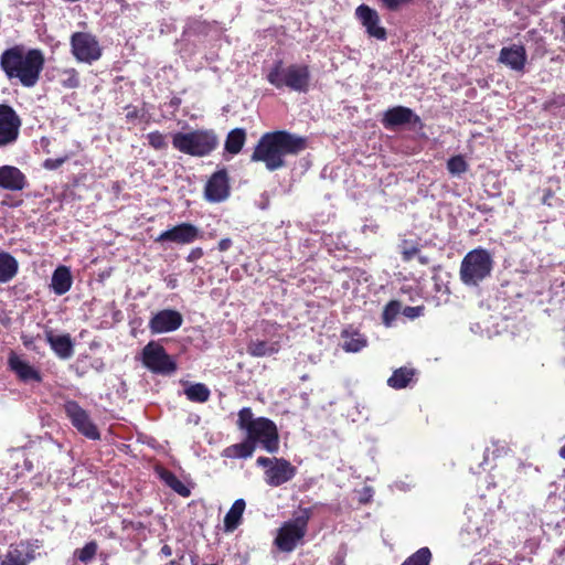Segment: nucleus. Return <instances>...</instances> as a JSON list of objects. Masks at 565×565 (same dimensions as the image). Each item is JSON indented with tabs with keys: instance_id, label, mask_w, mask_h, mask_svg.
<instances>
[{
	"instance_id": "nucleus-26",
	"label": "nucleus",
	"mask_w": 565,
	"mask_h": 565,
	"mask_svg": "<svg viewBox=\"0 0 565 565\" xmlns=\"http://www.w3.org/2000/svg\"><path fill=\"white\" fill-rule=\"evenodd\" d=\"M247 353L255 358L269 356L279 351L277 342L255 340L247 344Z\"/></svg>"
},
{
	"instance_id": "nucleus-15",
	"label": "nucleus",
	"mask_w": 565,
	"mask_h": 565,
	"mask_svg": "<svg viewBox=\"0 0 565 565\" xmlns=\"http://www.w3.org/2000/svg\"><path fill=\"white\" fill-rule=\"evenodd\" d=\"M183 318L180 312L171 309H164L157 312L149 321L151 333H167L179 329Z\"/></svg>"
},
{
	"instance_id": "nucleus-21",
	"label": "nucleus",
	"mask_w": 565,
	"mask_h": 565,
	"mask_svg": "<svg viewBox=\"0 0 565 565\" xmlns=\"http://www.w3.org/2000/svg\"><path fill=\"white\" fill-rule=\"evenodd\" d=\"M499 62L513 71H523L526 63V51L523 45L513 44L501 49Z\"/></svg>"
},
{
	"instance_id": "nucleus-38",
	"label": "nucleus",
	"mask_w": 565,
	"mask_h": 565,
	"mask_svg": "<svg viewBox=\"0 0 565 565\" xmlns=\"http://www.w3.org/2000/svg\"><path fill=\"white\" fill-rule=\"evenodd\" d=\"M148 143L156 150L167 149L168 142L164 135L159 131H152L147 135Z\"/></svg>"
},
{
	"instance_id": "nucleus-24",
	"label": "nucleus",
	"mask_w": 565,
	"mask_h": 565,
	"mask_svg": "<svg viewBox=\"0 0 565 565\" xmlns=\"http://www.w3.org/2000/svg\"><path fill=\"white\" fill-rule=\"evenodd\" d=\"M19 270L18 260L8 252H0V284L12 280Z\"/></svg>"
},
{
	"instance_id": "nucleus-12",
	"label": "nucleus",
	"mask_w": 565,
	"mask_h": 565,
	"mask_svg": "<svg viewBox=\"0 0 565 565\" xmlns=\"http://www.w3.org/2000/svg\"><path fill=\"white\" fill-rule=\"evenodd\" d=\"M41 547L42 545L38 540L10 545L7 552L0 556V565H28L36 558L38 551Z\"/></svg>"
},
{
	"instance_id": "nucleus-27",
	"label": "nucleus",
	"mask_w": 565,
	"mask_h": 565,
	"mask_svg": "<svg viewBox=\"0 0 565 565\" xmlns=\"http://www.w3.org/2000/svg\"><path fill=\"white\" fill-rule=\"evenodd\" d=\"M342 348L347 352L356 353L366 347V338L358 331H343L342 332Z\"/></svg>"
},
{
	"instance_id": "nucleus-13",
	"label": "nucleus",
	"mask_w": 565,
	"mask_h": 565,
	"mask_svg": "<svg viewBox=\"0 0 565 565\" xmlns=\"http://www.w3.org/2000/svg\"><path fill=\"white\" fill-rule=\"evenodd\" d=\"M21 119L8 105H0V148L13 145L20 135Z\"/></svg>"
},
{
	"instance_id": "nucleus-8",
	"label": "nucleus",
	"mask_w": 565,
	"mask_h": 565,
	"mask_svg": "<svg viewBox=\"0 0 565 565\" xmlns=\"http://www.w3.org/2000/svg\"><path fill=\"white\" fill-rule=\"evenodd\" d=\"M256 465L264 469V480L270 487H279L292 480L297 468L285 458L258 457Z\"/></svg>"
},
{
	"instance_id": "nucleus-23",
	"label": "nucleus",
	"mask_w": 565,
	"mask_h": 565,
	"mask_svg": "<svg viewBox=\"0 0 565 565\" xmlns=\"http://www.w3.org/2000/svg\"><path fill=\"white\" fill-rule=\"evenodd\" d=\"M72 282L73 279L70 269L65 266H60L52 275L51 288L54 294L62 296L71 289Z\"/></svg>"
},
{
	"instance_id": "nucleus-9",
	"label": "nucleus",
	"mask_w": 565,
	"mask_h": 565,
	"mask_svg": "<svg viewBox=\"0 0 565 565\" xmlns=\"http://www.w3.org/2000/svg\"><path fill=\"white\" fill-rule=\"evenodd\" d=\"M143 365L156 374L169 375L175 372L177 364L158 342L150 341L142 349Z\"/></svg>"
},
{
	"instance_id": "nucleus-29",
	"label": "nucleus",
	"mask_w": 565,
	"mask_h": 565,
	"mask_svg": "<svg viewBox=\"0 0 565 565\" xmlns=\"http://www.w3.org/2000/svg\"><path fill=\"white\" fill-rule=\"evenodd\" d=\"M245 501L243 499H237L230 511L226 513L224 518V525L226 531H234L242 519L243 512L245 510Z\"/></svg>"
},
{
	"instance_id": "nucleus-48",
	"label": "nucleus",
	"mask_w": 565,
	"mask_h": 565,
	"mask_svg": "<svg viewBox=\"0 0 565 565\" xmlns=\"http://www.w3.org/2000/svg\"><path fill=\"white\" fill-rule=\"evenodd\" d=\"M419 260L422 264H426L427 263V259L425 257H419Z\"/></svg>"
},
{
	"instance_id": "nucleus-19",
	"label": "nucleus",
	"mask_w": 565,
	"mask_h": 565,
	"mask_svg": "<svg viewBox=\"0 0 565 565\" xmlns=\"http://www.w3.org/2000/svg\"><path fill=\"white\" fill-rule=\"evenodd\" d=\"M28 185L24 173L14 166L0 167V188L8 191H22Z\"/></svg>"
},
{
	"instance_id": "nucleus-25",
	"label": "nucleus",
	"mask_w": 565,
	"mask_h": 565,
	"mask_svg": "<svg viewBox=\"0 0 565 565\" xmlns=\"http://www.w3.org/2000/svg\"><path fill=\"white\" fill-rule=\"evenodd\" d=\"M255 449L256 447L254 446V444L246 438L242 443L226 447L223 450L222 456L233 459H246L253 456Z\"/></svg>"
},
{
	"instance_id": "nucleus-30",
	"label": "nucleus",
	"mask_w": 565,
	"mask_h": 565,
	"mask_svg": "<svg viewBox=\"0 0 565 565\" xmlns=\"http://www.w3.org/2000/svg\"><path fill=\"white\" fill-rule=\"evenodd\" d=\"M246 140V132L242 128L231 130L225 140V150L231 154H237Z\"/></svg>"
},
{
	"instance_id": "nucleus-20",
	"label": "nucleus",
	"mask_w": 565,
	"mask_h": 565,
	"mask_svg": "<svg viewBox=\"0 0 565 565\" xmlns=\"http://www.w3.org/2000/svg\"><path fill=\"white\" fill-rule=\"evenodd\" d=\"M8 363L11 371H13L22 382L40 383L42 381L40 372L34 369L28 361L21 359L17 353H10Z\"/></svg>"
},
{
	"instance_id": "nucleus-36",
	"label": "nucleus",
	"mask_w": 565,
	"mask_h": 565,
	"mask_svg": "<svg viewBox=\"0 0 565 565\" xmlns=\"http://www.w3.org/2000/svg\"><path fill=\"white\" fill-rule=\"evenodd\" d=\"M401 305L397 301H390L383 311V323L386 327H391L393 321L396 319V317L399 313Z\"/></svg>"
},
{
	"instance_id": "nucleus-35",
	"label": "nucleus",
	"mask_w": 565,
	"mask_h": 565,
	"mask_svg": "<svg viewBox=\"0 0 565 565\" xmlns=\"http://www.w3.org/2000/svg\"><path fill=\"white\" fill-rule=\"evenodd\" d=\"M447 169L452 175H460L468 170V163L462 156H455L447 161Z\"/></svg>"
},
{
	"instance_id": "nucleus-33",
	"label": "nucleus",
	"mask_w": 565,
	"mask_h": 565,
	"mask_svg": "<svg viewBox=\"0 0 565 565\" xmlns=\"http://www.w3.org/2000/svg\"><path fill=\"white\" fill-rule=\"evenodd\" d=\"M161 478L166 482L167 486H169L172 490H174L177 493H179L182 497H189L190 490L188 487L172 472L164 471L161 473Z\"/></svg>"
},
{
	"instance_id": "nucleus-6",
	"label": "nucleus",
	"mask_w": 565,
	"mask_h": 565,
	"mask_svg": "<svg viewBox=\"0 0 565 565\" xmlns=\"http://www.w3.org/2000/svg\"><path fill=\"white\" fill-rule=\"evenodd\" d=\"M172 145L183 153L204 157L216 148L217 137L212 130L177 132L173 135Z\"/></svg>"
},
{
	"instance_id": "nucleus-41",
	"label": "nucleus",
	"mask_w": 565,
	"mask_h": 565,
	"mask_svg": "<svg viewBox=\"0 0 565 565\" xmlns=\"http://www.w3.org/2000/svg\"><path fill=\"white\" fill-rule=\"evenodd\" d=\"M418 252L419 249L416 246L404 247L402 252L403 259L409 262Z\"/></svg>"
},
{
	"instance_id": "nucleus-5",
	"label": "nucleus",
	"mask_w": 565,
	"mask_h": 565,
	"mask_svg": "<svg viewBox=\"0 0 565 565\" xmlns=\"http://www.w3.org/2000/svg\"><path fill=\"white\" fill-rule=\"evenodd\" d=\"M492 267L493 259L488 250L472 249L461 260L460 279L467 286H477L490 276Z\"/></svg>"
},
{
	"instance_id": "nucleus-14",
	"label": "nucleus",
	"mask_w": 565,
	"mask_h": 565,
	"mask_svg": "<svg viewBox=\"0 0 565 565\" xmlns=\"http://www.w3.org/2000/svg\"><path fill=\"white\" fill-rule=\"evenodd\" d=\"M201 237L200 230L191 223H181L162 232L157 238L158 243L171 242L180 245L191 244Z\"/></svg>"
},
{
	"instance_id": "nucleus-22",
	"label": "nucleus",
	"mask_w": 565,
	"mask_h": 565,
	"mask_svg": "<svg viewBox=\"0 0 565 565\" xmlns=\"http://www.w3.org/2000/svg\"><path fill=\"white\" fill-rule=\"evenodd\" d=\"M46 341L55 354L63 360L70 359L73 353V341L70 334L55 335L53 331L45 332Z\"/></svg>"
},
{
	"instance_id": "nucleus-2",
	"label": "nucleus",
	"mask_w": 565,
	"mask_h": 565,
	"mask_svg": "<svg viewBox=\"0 0 565 565\" xmlns=\"http://www.w3.org/2000/svg\"><path fill=\"white\" fill-rule=\"evenodd\" d=\"M306 147V140L285 130L266 132L252 154V161L264 162L269 171L285 167V157L297 154Z\"/></svg>"
},
{
	"instance_id": "nucleus-37",
	"label": "nucleus",
	"mask_w": 565,
	"mask_h": 565,
	"mask_svg": "<svg viewBox=\"0 0 565 565\" xmlns=\"http://www.w3.org/2000/svg\"><path fill=\"white\" fill-rule=\"evenodd\" d=\"M98 545L96 542H88L84 547L75 551V556L83 563L89 562L97 553Z\"/></svg>"
},
{
	"instance_id": "nucleus-46",
	"label": "nucleus",
	"mask_w": 565,
	"mask_h": 565,
	"mask_svg": "<svg viewBox=\"0 0 565 565\" xmlns=\"http://www.w3.org/2000/svg\"><path fill=\"white\" fill-rule=\"evenodd\" d=\"M161 553L164 555V556H170L172 554V551H171V547L169 545H163L161 547Z\"/></svg>"
},
{
	"instance_id": "nucleus-1",
	"label": "nucleus",
	"mask_w": 565,
	"mask_h": 565,
	"mask_svg": "<svg viewBox=\"0 0 565 565\" xmlns=\"http://www.w3.org/2000/svg\"><path fill=\"white\" fill-rule=\"evenodd\" d=\"M44 55L40 50L13 46L0 56V66L9 79H17L23 87H34L44 67Z\"/></svg>"
},
{
	"instance_id": "nucleus-7",
	"label": "nucleus",
	"mask_w": 565,
	"mask_h": 565,
	"mask_svg": "<svg viewBox=\"0 0 565 565\" xmlns=\"http://www.w3.org/2000/svg\"><path fill=\"white\" fill-rule=\"evenodd\" d=\"M311 518V510L299 509L294 518L285 522L278 530L275 544L281 552H292L307 533L308 522Z\"/></svg>"
},
{
	"instance_id": "nucleus-11",
	"label": "nucleus",
	"mask_w": 565,
	"mask_h": 565,
	"mask_svg": "<svg viewBox=\"0 0 565 565\" xmlns=\"http://www.w3.org/2000/svg\"><path fill=\"white\" fill-rule=\"evenodd\" d=\"M64 412L72 425L85 437L97 440L100 438L97 426L92 422L89 414L75 401H66Z\"/></svg>"
},
{
	"instance_id": "nucleus-17",
	"label": "nucleus",
	"mask_w": 565,
	"mask_h": 565,
	"mask_svg": "<svg viewBox=\"0 0 565 565\" xmlns=\"http://www.w3.org/2000/svg\"><path fill=\"white\" fill-rule=\"evenodd\" d=\"M230 194L228 178L225 170L215 172L205 185V198L210 202L224 201Z\"/></svg>"
},
{
	"instance_id": "nucleus-47",
	"label": "nucleus",
	"mask_w": 565,
	"mask_h": 565,
	"mask_svg": "<svg viewBox=\"0 0 565 565\" xmlns=\"http://www.w3.org/2000/svg\"><path fill=\"white\" fill-rule=\"evenodd\" d=\"M559 456L565 459V445L559 449Z\"/></svg>"
},
{
	"instance_id": "nucleus-3",
	"label": "nucleus",
	"mask_w": 565,
	"mask_h": 565,
	"mask_svg": "<svg viewBox=\"0 0 565 565\" xmlns=\"http://www.w3.org/2000/svg\"><path fill=\"white\" fill-rule=\"evenodd\" d=\"M237 427L246 433V438L256 447L259 445L269 454L279 450V435L276 424L266 417H254L249 407L238 412Z\"/></svg>"
},
{
	"instance_id": "nucleus-10",
	"label": "nucleus",
	"mask_w": 565,
	"mask_h": 565,
	"mask_svg": "<svg viewBox=\"0 0 565 565\" xmlns=\"http://www.w3.org/2000/svg\"><path fill=\"white\" fill-rule=\"evenodd\" d=\"M71 51L78 62L92 64L102 56V46L95 35L88 32H75L72 34Z\"/></svg>"
},
{
	"instance_id": "nucleus-39",
	"label": "nucleus",
	"mask_w": 565,
	"mask_h": 565,
	"mask_svg": "<svg viewBox=\"0 0 565 565\" xmlns=\"http://www.w3.org/2000/svg\"><path fill=\"white\" fill-rule=\"evenodd\" d=\"M65 161L66 158H50L44 161L43 167L47 170H55L60 168Z\"/></svg>"
},
{
	"instance_id": "nucleus-45",
	"label": "nucleus",
	"mask_w": 565,
	"mask_h": 565,
	"mask_svg": "<svg viewBox=\"0 0 565 565\" xmlns=\"http://www.w3.org/2000/svg\"><path fill=\"white\" fill-rule=\"evenodd\" d=\"M394 487L401 491H407L412 488V484L403 481H397L395 482Z\"/></svg>"
},
{
	"instance_id": "nucleus-28",
	"label": "nucleus",
	"mask_w": 565,
	"mask_h": 565,
	"mask_svg": "<svg viewBox=\"0 0 565 565\" xmlns=\"http://www.w3.org/2000/svg\"><path fill=\"white\" fill-rule=\"evenodd\" d=\"M414 375L415 371L413 369L399 367L387 380V385L395 390L405 388L413 381Z\"/></svg>"
},
{
	"instance_id": "nucleus-42",
	"label": "nucleus",
	"mask_w": 565,
	"mask_h": 565,
	"mask_svg": "<svg viewBox=\"0 0 565 565\" xmlns=\"http://www.w3.org/2000/svg\"><path fill=\"white\" fill-rule=\"evenodd\" d=\"M203 256V250L200 247L193 248L186 257V260L193 263Z\"/></svg>"
},
{
	"instance_id": "nucleus-44",
	"label": "nucleus",
	"mask_w": 565,
	"mask_h": 565,
	"mask_svg": "<svg viewBox=\"0 0 565 565\" xmlns=\"http://www.w3.org/2000/svg\"><path fill=\"white\" fill-rule=\"evenodd\" d=\"M232 246V241L230 238H223L218 242V249L221 252L227 250Z\"/></svg>"
},
{
	"instance_id": "nucleus-43",
	"label": "nucleus",
	"mask_w": 565,
	"mask_h": 565,
	"mask_svg": "<svg viewBox=\"0 0 565 565\" xmlns=\"http://www.w3.org/2000/svg\"><path fill=\"white\" fill-rule=\"evenodd\" d=\"M420 310L422 309L419 307H406L404 310V313L409 318H414V317L418 316V312Z\"/></svg>"
},
{
	"instance_id": "nucleus-34",
	"label": "nucleus",
	"mask_w": 565,
	"mask_h": 565,
	"mask_svg": "<svg viewBox=\"0 0 565 565\" xmlns=\"http://www.w3.org/2000/svg\"><path fill=\"white\" fill-rule=\"evenodd\" d=\"M431 553L428 547H422L411 555L402 565H429Z\"/></svg>"
},
{
	"instance_id": "nucleus-40",
	"label": "nucleus",
	"mask_w": 565,
	"mask_h": 565,
	"mask_svg": "<svg viewBox=\"0 0 565 565\" xmlns=\"http://www.w3.org/2000/svg\"><path fill=\"white\" fill-rule=\"evenodd\" d=\"M385 8L388 10H397L403 4H406L411 0H381Z\"/></svg>"
},
{
	"instance_id": "nucleus-18",
	"label": "nucleus",
	"mask_w": 565,
	"mask_h": 565,
	"mask_svg": "<svg viewBox=\"0 0 565 565\" xmlns=\"http://www.w3.org/2000/svg\"><path fill=\"white\" fill-rule=\"evenodd\" d=\"M419 121V117L411 108L404 106H395L387 109L382 119V124L386 129Z\"/></svg>"
},
{
	"instance_id": "nucleus-16",
	"label": "nucleus",
	"mask_w": 565,
	"mask_h": 565,
	"mask_svg": "<svg viewBox=\"0 0 565 565\" xmlns=\"http://www.w3.org/2000/svg\"><path fill=\"white\" fill-rule=\"evenodd\" d=\"M355 14L371 38L386 40V30L380 24V15L374 9L361 4L356 8Z\"/></svg>"
},
{
	"instance_id": "nucleus-31",
	"label": "nucleus",
	"mask_w": 565,
	"mask_h": 565,
	"mask_svg": "<svg viewBox=\"0 0 565 565\" xmlns=\"http://www.w3.org/2000/svg\"><path fill=\"white\" fill-rule=\"evenodd\" d=\"M58 83L67 89L77 88L81 84L78 72L73 68H63L57 71Z\"/></svg>"
},
{
	"instance_id": "nucleus-32",
	"label": "nucleus",
	"mask_w": 565,
	"mask_h": 565,
	"mask_svg": "<svg viewBox=\"0 0 565 565\" xmlns=\"http://www.w3.org/2000/svg\"><path fill=\"white\" fill-rule=\"evenodd\" d=\"M184 394L191 402L204 403L210 397V390L206 385L196 383L186 387Z\"/></svg>"
},
{
	"instance_id": "nucleus-4",
	"label": "nucleus",
	"mask_w": 565,
	"mask_h": 565,
	"mask_svg": "<svg viewBox=\"0 0 565 565\" xmlns=\"http://www.w3.org/2000/svg\"><path fill=\"white\" fill-rule=\"evenodd\" d=\"M267 81L277 88L284 86L295 92H307L310 83V72L308 66L294 64L288 67L282 66L278 61L267 74Z\"/></svg>"
}]
</instances>
